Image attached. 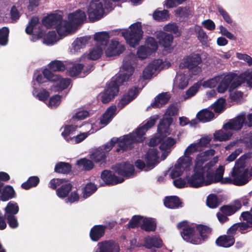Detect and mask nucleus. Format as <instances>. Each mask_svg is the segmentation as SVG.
Listing matches in <instances>:
<instances>
[{"instance_id":"052dcab7","label":"nucleus","mask_w":252,"mask_h":252,"mask_svg":"<svg viewBox=\"0 0 252 252\" xmlns=\"http://www.w3.org/2000/svg\"><path fill=\"white\" fill-rule=\"evenodd\" d=\"M70 165L65 162H60L57 164L55 168V171L58 173H67L70 170Z\"/></svg>"},{"instance_id":"c85d7f7f","label":"nucleus","mask_w":252,"mask_h":252,"mask_svg":"<svg viewBox=\"0 0 252 252\" xmlns=\"http://www.w3.org/2000/svg\"><path fill=\"white\" fill-rule=\"evenodd\" d=\"M101 178L106 185H114L122 183L124 179L123 178H118L113 173L108 170H104L101 175Z\"/></svg>"},{"instance_id":"c03bdc74","label":"nucleus","mask_w":252,"mask_h":252,"mask_svg":"<svg viewBox=\"0 0 252 252\" xmlns=\"http://www.w3.org/2000/svg\"><path fill=\"white\" fill-rule=\"evenodd\" d=\"M241 207V203L239 201L236 202L235 205L233 206H224L221 207L220 209V211L224 215L227 216H230L239 209Z\"/></svg>"},{"instance_id":"8fccbe9b","label":"nucleus","mask_w":252,"mask_h":252,"mask_svg":"<svg viewBox=\"0 0 252 252\" xmlns=\"http://www.w3.org/2000/svg\"><path fill=\"white\" fill-rule=\"evenodd\" d=\"M195 32L197 33V37L203 45H207L209 39L206 32L198 26H195L194 27Z\"/></svg>"},{"instance_id":"dca6fc26","label":"nucleus","mask_w":252,"mask_h":252,"mask_svg":"<svg viewBox=\"0 0 252 252\" xmlns=\"http://www.w3.org/2000/svg\"><path fill=\"white\" fill-rule=\"evenodd\" d=\"M188 70H185L179 67L174 80L173 88L174 89H184L188 85Z\"/></svg>"},{"instance_id":"39448f33","label":"nucleus","mask_w":252,"mask_h":252,"mask_svg":"<svg viewBox=\"0 0 252 252\" xmlns=\"http://www.w3.org/2000/svg\"><path fill=\"white\" fill-rule=\"evenodd\" d=\"M215 154V151L213 149L207 150L197 155L195 160L194 167L196 169L204 170L206 172H211L212 168L218 161V157H214L208 163L205 164Z\"/></svg>"},{"instance_id":"f03ea898","label":"nucleus","mask_w":252,"mask_h":252,"mask_svg":"<svg viewBox=\"0 0 252 252\" xmlns=\"http://www.w3.org/2000/svg\"><path fill=\"white\" fill-rule=\"evenodd\" d=\"M177 227L183 230L182 236L188 242L199 244L206 237V235H204L207 230L206 227L198 226L195 230L194 226L189 224L187 221H183L177 224Z\"/></svg>"},{"instance_id":"f257e3e1","label":"nucleus","mask_w":252,"mask_h":252,"mask_svg":"<svg viewBox=\"0 0 252 252\" xmlns=\"http://www.w3.org/2000/svg\"><path fill=\"white\" fill-rule=\"evenodd\" d=\"M250 158V155L245 154L241 156L235 162L234 167L230 172V177L223 178L224 166L220 165L213 175L212 168L210 175L213 177V183L220 182L221 184H232L236 186H243L250 180L246 162Z\"/></svg>"},{"instance_id":"20e7f679","label":"nucleus","mask_w":252,"mask_h":252,"mask_svg":"<svg viewBox=\"0 0 252 252\" xmlns=\"http://www.w3.org/2000/svg\"><path fill=\"white\" fill-rule=\"evenodd\" d=\"M194 173L191 177H187L188 184L193 188H198L207 186L212 183L213 177L211 172H206L204 170L194 168Z\"/></svg>"},{"instance_id":"603ef678","label":"nucleus","mask_w":252,"mask_h":252,"mask_svg":"<svg viewBox=\"0 0 252 252\" xmlns=\"http://www.w3.org/2000/svg\"><path fill=\"white\" fill-rule=\"evenodd\" d=\"M94 131L91 132H83L76 135V136H74L72 137H70L66 139L67 141L68 142H70L74 144H77L81 142L84 139H85L88 135H89L91 133H93Z\"/></svg>"},{"instance_id":"2f4dec72","label":"nucleus","mask_w":252,"mask_h":252,"mask_svg":"<svg viewBox=\"0 0 252 252\" xmlns=\"http://www.w3.org/2000/svg\"><path fill=\"white\" fill-rule=\"evenodd\" d=\"M145 160L148 163V166H151L152 168H153L159 162L158 150L154 148L150 149L146 155Z\"/></svg>"},{"instance_id":"09e8293b","label":"nucleus","mask_w":252,"mask_h":252,"mask_svg":"<svg viewBox=\"0 0 252 252\" xmlns=\"http://www.w3.org/2000/svg\"><path fill=\"white\" fill-rule=\"evenodd\" d=\"M156 224L154 220L151 219L144 218L141 228L146 231H154L155 230Z\"/></svg>"},{"instance_id":"774afa93","label":"nucleus","mask_w":252,"mask_h":252,"mask_svg":"<svg viewBox=\"0 0 252 252\" xmlns=\"http://www.w3.org/2000/svg\"><path fill=\"white\" fill-rule=\"evenodd\" d=\"M95 185L92 183L88 184L84 188L83 190V197L86 198L90 196L96 190Z\"/></svg>"},{"instance_id":"13d9d810","label":"nucleus","mask_w":252,"mask_h":252,"mask_svg":"<svg viewBox=\"0 0 252 252\" xmlns=\"http://www.w3.org/2000/svg\"><path fill=\"white\" fill-rule=\"evenodd\" d=\"M153 16L155 20L160 21L167 20L169 18V15L168 11L166 10H156L154 12Z\"/></svg>"},{"instance_id":"5fc2aeb1","label":"nucleus","mask_w":252,"mask_h":252,"mask_svg":"<svg viewBox=\"0 0 252 252\" xmlns=\"http://www.w3.org/2000/svg\"><path fill=\"white\" fill-rule=\"evenodd\" d=\"M5 216L9 214L14 216L19 211V207L16 203L9 202L5 208Z\"/></svg>"},{"instance_id":"72a5a7b5","label":"nucleus","mask_w":252,"mask_h":252,"mask_svg":"<svg viewBox=\"0 0 252 252\" xmlns=\"http://www.w3.org/2000/svg\"><path fill=\"white\" fill-rule=\"evenodd\" d=\"M228 129H223L216 131L214 134L215 141H223L229 140L232 135V133L228 131Z\"/></svg>"},{"instance_id":"ddd939ff","label":"nucleus","mask_w":252,"mask_h":252,"mask_svg":"<svg viewBox=\"0 0 252 252\" xmlns=\"http://www.w3.org/2000/svg\"><path fill=\"white\" fill-rule=\"evenodd\" d=\"M103 0H93L90 3L88 7L89 18L91 21L97 20L101 18L104 15Z\"/></svg>"},{"instance_id":"3c124183","label":"nucleus","mask_w":252,"mask_h":252,"mask_svg":"<svg viewBox=\"0 0 252 252\" xmlns=\"http://www.w3.org/2000/svg\"><path fill=\"white\" fill-rule=\"evenodd\" d=\"M158 118L159 117L158 115H155L151 117L150 120L148 121H147L145 125H144L143 126L141 127L138 128L136 129L137 132L139 134H141V132L143 130H144L145 133L146 131H147L148 129L151 128L155 125L156 122L157 121V120L158 119Z\"/></svg>"},{"instance_id":"864d4df0","label":"nucleus","mask_w":252,"mask_h":252,"mask_svg":"<svg viewBox=\"0 0 252 252\" xmlns=\"http://www.w3.org/2000/svg\"><path fill=\"white\" fill-rule=\"evenodd\" d=\"M191 8L188 7H179L174 10L175 15L178 17H188L192 14Z\"/></svg>"},{"instance_id":"a18cd8bd","label":"nucleus","mask_w":252,"mask_h":252,"mask_svg":"<svg viewBox=\"0 0 252 252\" xmlns=\"http://www.w3.org/2000/svg\"><path fill=\"white\" fill-rule=\"evenodd\" d=\"M181 203L179 198L175 196L166 197L164 201V205L171 209H175L179 207Z\"/></svg>"},{"instance_id":"4468645a","label":"nucleus","mask_w":252,"mask_h":252,"mask_svg":"<svg viewBox=\"0 0 252 252\" xmlns=\"http://www.w3.org/2000/svg\"><path fill=\"white\" fill-rule=\"evenodd\" d=\"M201 63V57L198 55H194L184 59L179 67L183 69L187 68L192 70L193 73L197 74L201 71V68L198 66Z\"/></svg>"},{"instance_id":"f704fd0d","label":"nucleus","mask_w":252,"mask_h":252,"mask_svg":"<svg viewBox=\"0 0 252 252\" xmlns=\"http://www.w3.org/2000/svg\"><path fill=\"white\" fill-rule=\"evenodd\" d=\"M104 50V48L94 45L90 49L89 52L86 56L90 60H96L101 57Z\"/></svg>"},{"instance_id":"6e6d98bb","label":"nucleus","mask_w":252,"mask_h":252,"mask_svg":"<svg viewBox=\"0 0 252 252\" xmlns=\"http://www.w3.org/2000/svg\"><path fill=\"white\" fill-rule=\"evenodd\" d=\"M241 83L242 80L246 81L249 87H252V70H247L244 72L242 73L238 78Z\"/></svg>"},{"instance_id":"412c9836","label":"nucleus","mask_w":252,"mask_h":252,"mask_svg":"<svg viewBox=\"0 0 252 252\" xmlns=\"http://www.w3.org/2000/svg\"><path fill=\"white\" fill-rule=\"evenodd\" d=\"M118 92L119 89L115 83H109L104 91L100 94L101 101L103 103L108 102L117 94Z\"/></svg>"},{"instance_id":"a19ab883","label":"nucleus","mask_w":252,"mask_h":252,"mask_svg":"<svg viewBox=\"0 0 252 252\" xmlns=\"http://www.w3.org/2000/svg\"><path fill=\"white\" fill-rule=\"evenodd\" d=\"M170 98V95L167 93H162L155 98V101L151 104L152 107L159 108L166 103Z\"/></svg>"},{"instance_id":"c756f323","label":"nucleus","mask_w":252,"mask_h":252,"mask_svg":"<svg viewBox=\"0 0 252 252\" xmlns=\"http://www.w3.org/2000/svg\"><path fill=\"white\" fill-rule=\"evenodd\" d=\"M91 37L86 36L76 38L72 44L71 52L72 53H77L83 49L89 43Z\"/></svg>"},{"instance_id":"a878e982","label":"nucleus","mask_w":252,"mask_h":252,"mask_svg":"<svg viewBox=\"0 0 252 252\" xmlns=\"http://www.w3.org/2000/svg\"><path fill=\"white\" fill-rule=\"evenodd\" d=\"M109 38V34L106 32H97L94 35V40L95 42L94 45L104 49L105 48L108 43Z\"/></svg>"},{"instance_id":"1a4fd4ad","label":"nucleus","mask_w":252,"mask_h":252,"mask_svg":"<svg viewBox=\"0 0 252 252\" xmlns=\"http://www.w3.org/2000/svg\"><path fill=\"white\" fill-rule=\"evenodd\" d=\"M219 76H221V79L219 81L220 84L217 87V91L219 93H223L228 89H229V92H231L232 90L241 84V81L238 77H236L234 74H229L225 75H220Z\"/></svg>"},{"instance_id":"6e6552de","label":"nucleus","mask_w":252,"mask_h":252,"mask_svg":"<svg viewBox=\"0 0 252 252\" xmlns=\"http://www.w3.org/2000/svg\"><path fill=\"white\" fill-rule=\"evenodd\" d=\"M178 109L176 106L172 105L166 111L163 118L158 126V131L160 137H163L170 133L169 126L172 122L171 116L177 114Z\"/></svg>"},{"instance_id":"4be33fe9","label":"nucleus","mask_w":252,"mask_h":252,"mask_svg":"<svg viewBox=\"0 0 252 252\" xmlns=\"http://www.w3.org/2000/svg\"><path fill=\"white\" fill-rule=\"evenodd\" d=\"M245 113H241L235 118L223 125V128L229 130H239L246 123Z\"/></svg>"},{"instance_id":"e2e57ef3","label":"nucleus","mask_w":252,"mask_h":252,"mask_svg":"<svg viewBox=\"0 0 252 252\" xmlns=\"http://www.w3.org/2000/svg\"><path fill=\"white\" fill-rule=\"evenodd\" d=\"M201 151L196 143H192L189 144L185 150L184 155L187 156H190L191 155Z\"/></svg>"},{"instance_id":"393cba45","label":"nucleus","mask_w":252,"mask_h":252,"mask_svg":"<svg viewBox=\"0 0 252 252\" xmlns=\"http://www.w3.org/2000/svg\"><path fill=\"white\" fill-rule=\"evenodd\" d=\"M156 36L160 45L167 50L171 49L173 40L172 35L163 32H157Z\"/></svg>"},{"instance_id":"37998d69","label":"nucleus","mask_w":252,"mask_h":252,"mask_svg":"<svg viewBox=\"0 0 252 252\" xmlns=\"http://www.w3.org/2000/svg\"><path fill=\"white\" fill-rule=\"evenodd\" d=\"M14 195L15 191L13 188L10 186H6L2 189L0 197L2 201H6L14 197Z\"/></svg>"},{"instance_id":"423d86ee","label":"nucleus","mask_w":252,"mask_h":252,"mask_svg":"<svg viewBox=\"0 0 252 252\" xmlns=\"http://www.w3.org/2000/svg\"><path fill=\"white\" fill-rule=\"evenodd\" d=\"M130 31L126 30H120L122 36L125 38L127 44L130 46L134 47L139 44L142 38L143 32L141 29V24L139 22L131 25Z\"/></svg>"},{"instance_id":"4c0bfd02","label":"nucleus","mask_w":252,"mask_h":252,"mask_svg":"<svg viewBox=\"0 0 252 252\" xmlns=\"http://www.w3.org/2000/svg\"><path fill=\"white\" fill-rule=\"evenodd\" d=\"M145 246L151 249L152 247L160 248L162 246V243L161 240L156 236H148L145 239Z\"/></svg>"},{"instance_id":"f8f14e48","label":"nucleus","mask_w":252,"mask_h":252,"mask_svg":"<svg viewBox=\"0 0 252 252\" xmlns=\"http://www.w3.org/2000/svg\"><path fill=\"white\" fill-rule=\"evenodd\" d=\"M158 44L155 39L152 37L147 38L144 45L140 46L137 51L138 57L141 59H145L150 56L158 49Z\"/></svg>"},{"instance_id":"69168bd1","label":"nucleus","mask_w":252,"mask_h":252,"mask_svg":"<svg viewBox=\"0 0 252 252\" xmlns=\"http://www.w3.org/2000/svg\"><path fill=\"white\" fill-rule=\"evenodd\" d=\"M49 67L53 71H63L65 69L64 64L59 61L52 62L49 64Z\"/></svg>"},{"instance_id":"b1692460","label":"nucleus","mask_w":252,"mask_h":252,"mask_svg":"<svg viewBox=\"0 0 252 252\" xmlns=\"http://www.w3.org/2000/svg\"><path fill=\"white\" fill-rule=\"evenodd\" d=\"M97 249L95 252H119L120 248L116 242L113 241H105L97 244Z\"/></svg>"},{"instance_id":"ea45409f","label":"nucleus","mask_w":252,"mask_h":252,"mask_svg":"<svg viewBox=\"0 0 252 252\" xmlns=\"http://www.w3.org/2000/svg\"><path fill=\"white\" fill-rule=\"evenodd\" d=\"M216 243L218 246L229 247L234 244V239L231 236H221L216 240Z\"/></svg>"},{"instance_id":"338daca9","label":"nucleus","mask_w":252,"mask_h":252,"mask_svg":"<svg viewBox=\"0 0 252 252\" xmlns=\"http://www.w3.org/2000/svg\"><path fill=\"white\" fill-rule=\"evenodd\" d=\"M200 87L198 82L194 84L186 92V94L184 95V99H187L194 95Z\"/></svg>"},{"instance_id":"473e14b6","label":"nucleus","mask_w":252,"mask_h":252,"mask_svg":"<svg viewBox=\"0 0 252 252\" xmlns=\"http://www.w3.org/2000/svg\"><path fill=\"white\" fill-rule=\"evenodd\" d=\"M105 227L103 225H95L90 231L91 239L94 241H98L104 234Z\"/></svg>"},{"instance_id":"a211bd4d","label":"nucleus","mask_w":252,"mask_h":252,"mask_svg":"<svg viewBox=\"0 0 252 252\" xmlns=\"http://www.w3.org/2000/svg\"><path fill=\"white\" fill-rule=\"evenodd\" d=\"M67 19L77 31L79 27L86 20V15L85 11L77 10L69 13Z\"/></svg>"},{"instance_id":"de8ad7c7","label":"nucleus","mask_w":252,"mask_h":252,"mask_svg":"<svg viewBox=\"0 0 252 252\" xmlns=\"http://www.w3.org/2000/svg\"><path fill=\"white\" fill-rule=\"evenodd\" d=\"M220 79L221 76L218 75L205 81L198 82V83L200 86H202L205 88H211L216 87Z\"/></svg>"},{"instance_id":"cd10ccee","label":"nucleus","mask_w":252,"mask_h":252,"mask_svg":"<svg viewBox=\"0 0 252 252\" xmlns=\"http://www.w3.org/2000/svg\"><path fill=\"white\" fill-rule=\"evenodd\" d=\"M40 24L39 23V19L37 17H33L29 25L26 29V32L28 34H31L32 32H34L37 34L38 37H42L43 30L40 31Z\"/></svg>"},{"instance_id":"5701e85b","label":"nucleus","mask_w":252,"mask_h":252,"mask_svg":"<svg viewBox=\"0 0 252 252\" xmlns=\"http://www.w3.org/2000/svg\"><path fill=\"white\" fill-rule=\"evenodd\" d=\"M139 93L137 88H133L129 89L119 100L117 107L122 109L130 102L136 98Z\"/></svg>"},{"instance_id":"c9c22d12","label":"nucleus","mask_w":252,"mask_h":252,"mask_svg":"<svg viewBox=\"0 0 252 252\" xmlns=\"http://www.w3.org/2000/svg\"><path fill=\"white\" fill-rule=\"evenodd\" d=\"M192 163V158L190 156L184 155L177 160L176 164L184 171L190 168Z\"/></svg>"},{"instance_id":"7c9ffc66","label":"nucleus","mask_w":252,"mask_h":252,"mask_svg":"<svg viewBox=\"0 0 252 252\" xmlns=\"http://www.w3.org/2000/svg\"><path fill=\"white\" fill-rule=\"evenodd\" d=\"M62 19L61 15L58 14H50L43 18L42 20L43 25L47 28H54L59 24Z\"/></svg>"},{"instance_id":"58836bf2","label":"nucleus","mask_w":252,"mask_h":252,"mask_svg":"<svg viewBox=\"0 0 252 252\" xmlns=\"http://www.w3.org/2000/svg\"><path fill=\"white\" fill-rule=\"evenodd\" d=\"M197 119L201 122H207L213 120L214 117V113L207 109L201 110L197 114Z\"/></svg>"},{"instance_id":"79ce46f5","label":"nucleus","mask_w":252,"mask_h":252,"mask_svg":"<svg viewBox=\"0 0 252 252\" xmlns=\"http://www.w3.org/2000/svg\"><path fill=\"white\" fill-rule=\"evenodd\" d=\"M40 37L43 38V43L47 45H53L59 40L55 31H50L45 35L43 32V36Z\"/></svg>"},{"instance_id":"f3484780","label":"nucleus","mask_w":252,"mask_h":252,"mask_svg":"<svg viewBox=\"0 0 252 252\" xmlns=\"http://www.w3.org/2000/svg\"><path fill=\"white\" fill-rule=\"evenodd\" d=\"M56 29L59 36L61 37L67 36L76 31L68 20H62V18L56 26Z\"/></svg>"},{"instance_id":"0e129e2a","label":"nucleus","mask_w":252,"mask_h":252,"mask_svg":"<svg viewBox=\"0 0 252 252\" xmlns=\"http://www.w3.org/2000/svg\"><path fill=\"white\" fill-rule=\"evenodd\" d=\"M224 103L225 99L220 98L213 104L212 109L216 113H220L224 110Z\"/></svg>"},{"instance_id":"9b49d317","label":"nucleus","mask_w":252,"mask_h":252,"mask_svg":"<svg viewBox=\"0 0 252 252\" xmlns=\"http://www.w3.org/2000/svg\"><path fill=\"white\" fill-rule=\"evenodd\" d=\"M43 74L47 80L55 83L54 87L52 88L55 92H60L65 89L70 83V79L61 78L58 75L54 74L48 69H45Z\"/></svg>"},{"instance_id":"e433bc0d","label":"nucleus","mask_w":252,"mask_h":252,"mask_svg":"<svg viewBox=\"0 0 252 252\" xmlns=\"http://www.w3.org/2000/svg\"><path fill=\"white\" fill-rule=\"evenodd\" d=\"M116 107L115 106H111L109 107L100 119V123L101 124L106 126L112 119L115 112L116 111Z\"/></svg>"},{"instance_id":"0eeeda50","label":"nucleus","mask_w":252,"mask_h":252,"mask_svg":"<svg viewBox=\"0 0 252 252\" xmlns=\"http://www.w3.org/2000/svg\"><path fill=\"white\" fill-rule=\"evenodd\" d=\"M144 135V130L141 132V134H139L136 130L131 134L124 135L119 138H113V139H117V140L112 143L113 146L116 143H118L119 146L123 151L130 149L134 143L143 141Z\"/></svg>"},{"instance_id":"bf43d9fd","label":"nucleus","mask_w":252,"mask_h":252,"mask_svg":"<svg viewBox=\"0 0 252 252\" xmlns=\"http://www.w3.org/2000/svg\"><path fill=\"white\" fill-rule=\"evenodd\" d=\"M168 171L169 177L172 179H174L181 176L184 171L175 163L174 166L171 168Z\"/></svg>"},{"instance_id":"6ab92c4d","label":"nucleus","mask_w":252,"mask_h":252,"mask_svg":"<svg viewBox=\"0 0 252 252\" xmlns=\"http://www.w3.org/2000/svg\"><path fill=\"white\" fill-rule=\"evenodd\" d=\"M117 139H112L111 141L105 144L103 147L98 148L95 152L92 153L91 158L95 162H99L104 159L107 153L111 150L113 147V144Z\"/></svg>"},{"instance_id":"680f3d73","label":"nucleus","mask_w":252,"mask_h":252,"mask_svg":"<svg viewBox=\"0 0 252 252\" xmlns=\"http://www.w3.org/2000/svg\"><path fill=\"white\" fill-rule=\"evenodd\" d=\"M77 164L81 169L87 170L91 169L94 166L93 162L86 158L77 160Z\"/></svg>"},{"instance_id":"9d476101","label":"nucleus","mask_w":252,"mask_h":252,"mask_svg":"<svg viewBox=\"0 0 252 252\" xmlns=\"http://www.w3.org/2000/svg\"><path fill=\"white\" fill-rule=\"evenodd\" d=\"M171 66L168 61H163L158 59L150 63L143 72V78L145 79H151L153 75H156L161 70L167 68Z\"/></svg>"},{"instance_id":"2eb2a0df","label":"nucleus","mask_w":252,"mask_h":252,"mask_svg":"<svg viewBox=\"0 0 252 252\" xmlns=\"http://www.w3.org/2000/svg\"><path fill=\"white\" fill-rule=\"evenodd\" d=\"M105 54L108 57H115L120 55L125 50L124 46L118 41L112 39L107 44L104 48Z\"/></svg>"},{"instance_id":"bb28decb","label":"nucleus","mask_w":252,"mask_h":252,"mask_svg":"<svg viewBox=\"0 0 252 252\" xmlns=\"http://www.w3.org/2000/svg\"><path fill=\"white\" fill-rule=\"evenodd\" d=\"M114 170L118 174L125 177H130L134 172L133 166L126 163L115 165Z\"/></svg>"},{"instance_id":"49530a36","label":"nucleus","mask_w":252,"mask_h":252,"mask_svg":"<svg viewBox=\"0 0 252 252\" xmlns=\"http://www.w3.org/2000/svg\"><path fill=\"white\" fill-rule=\"evenodd\" d=\"M72 186L70 183H68L66 181L59 189L56 192L57 195L61 198H64L71 190Z\"/></svg>"},{"instance_id":"aec40b11","label":"nucleus","mask_w":252,"mask_h":252,"mask_svg":"<svg viewBox=\"0 0 252 252\" xmlns=\"http://www.w3.org/2000/svg\"><path fill=\"white\" fill-rule=\"evenodd\" d=\"M177 143V140L171 137L163 139L160 143L159 149L162 152L161 158L164 160L170 153Z\"/></svg>"},{"instance_id":"4d7b16f0","label":"nucleus","mask_w":252,"mask_h":252,"mask_svg":"<svg viewBox=\"0 0 252 252\" xmlns=\"http://www.w3.org/2000/svg\"><path fill=\"white\" fill-rule=\"evenodd\" d=\"M39 179L37 176H32L28 179V180L23 183L22 187L26 189H28L32 187L36 186L39 183Z\"/></svg>"},{"instance_id":"7ed1b4c3","label":"nucleus","mask_w":252,"mask_h":252,"mask_svg":"<svg viewBox=\"0 0 252 252\" xmlns=\"http://www.w3.org/2000/svg\"><path fill=\"white\" fill-rule=\"evenodd\" d=\"M136 60L137 59L133 54L126 56L123 61L124 72L120 74L114 81L110 83H115L118 87L125 82L127 81L134 72L133 65L136 64Z\"/></svg>"}]
</instances>
